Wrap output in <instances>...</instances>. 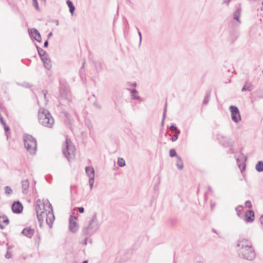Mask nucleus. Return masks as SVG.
<instances>
[{
	"label": "nucleus",
	"mask_w": 263,
	"mask_h": 263,
	"mask_svg": "<svg viewBox=\"0 0 263 263\" xmlns=\"http://www.w3.org/2000/svg\"><path fill=\"white\" fill-rule=\"evenodd\" d=\"M170 129L172 132H175V133H177L178 130H179L177 127L174 124L171 125L170 127Z\"/></svg>",
	"instance_id": "c85d7f7f"
},
{
	"label": "nucleus",
	"mask_w": 263,
	"mask_h": 263,
	"mask_svg": "<svg viewBox=\"0 0 263 263\" xmlns=\"http://www.w3.org/2000/svg\"><path fill=\"white\" fill-rule=\"evenodd\" d=\"M212 231H213V232H214V233H216V234L217 233V232L216 230H215L214 229H212Z\"/></svg>",
	"instance_id": "37998d69"
},
{
	"label": "nucleus",
	"mask_w": 263,
	"mask_h": 263,
	"mask_svg": "<svg viewBox=\"0 0 263 263\" xmlns=\"http://www.w3.org/2000/svg\"><path fill=\"white\" fill-rule=\"evenodd\" d=\"M87 238H88V237H86L85 238V240H84V245H85L87 244Z\"/></svg>",
	"instance_id": "a19ab883"
},
{
	"label": "nucleus",
	"mask_w": 263,
	"mask_h": 263,
	"mask_svg": "<svg viewBox=\"0 0 263 263\" xmlns=\"http://www.w3.org/2000/svg\"><path fill=\"white\" fill-rule=\"evenodd\" d=\"M89 183L90 189H92L94 183V179H93V178L91 177L89 179Z\"/></svg>",
	"instance_id": "7c9ffc66"
},
{
	"label": "nucleus",
	"mask_w": 263,
	"mask_h": 263,
	"mask_svg": "<svg viewBox=\"0 0 263 263\" xmlns=\"http://www.w3.org/2000/svg\"><path fill=\"white\" fill-rule=\"evenodd\" d=\"M64 122L66 124H68L70 123V120H69V116H65V118L64 119Z\"/></svg>",
	"instance_id": "72a5a7b5"
},
{
	"label": "nucleus",
	"mask_w": 263,
	"mask_h": 263,
	"mask_svg": "<svg viewBox=\"0 0 263 263\" xmlns=\"http://www.w3.org/2000/svg\"><path fill=\"white\" fill-rule=\"evenodd\" d=\"M247 250L242 253V255H241L239 252H237V253L238 256L242 259L253 260L255 258V253L253 248H249Z\"/></svg>",
	"instance_id": "423d86ee"
},
{
	"label": "nucleus",
	"mask_w": 263,
	"mask_h": 263,
	"mask_svg": "<svg viewBox=\"0 0 263 263\" xmlns=\"http://www.w3.org/2000/svg\"><path fill=\"white\" fill-rule=\"evenodd\" d=\"M260 223L262 226V228L263 229V215L261 216V217L260 218Z\"/></svg>",
	"instance_id": "58836bf2"
},
{
	"label": "nucleus",
	"mask_w": 263,
	"mask_h": 263,
	"mask_svg": "<svg viewBox=\"0 0 263 263\" xmlns=\"http://www.w3.org/2000/svg\"><path fill=\"white\" fill-rule=\"evenodd\" d=\"M169 155L171 157H176V158H178V157H179V156L177 155L176 151L175 149H170L169 152Z\"/></svg>",
	"instance_id": "a878e982"
},
{
	"label": "nucleus",
	"mask_w": 263,
	"mask_h": 263,
	"mask_svg": "<svg viewBox=\"0 0 263 263\" xmlns=\"http://www.w3.org/2000/svg\"><path fill=\"white\" fill-rule=\"evenodd\" d=\"M34 232V229H32L31 227H27L22 230V234L26 237L31 238L33 235Z\"/></svg>",
	"instance_id": "f8f14e48"
},
{
	"label": "nucleus",
	"mask_w": 263,
	"mask_h": 263,
	"mask_svg": "<svg viewBox=\"0 0 263 263\" xmlns=\"http://www.w3.org/2000/svg\"><path fill=\"white\" fill-rule=\"evenodd\" d=\"M62 152L68 161L75 156V146L69 139H66L63 144Z\"/></svg>",
	"instance_id": "7ed1b4c3"
},
{
	"label": "nucleus",
	"mask_w": 263,
	"mask_h": 263,
	"mask_svg": "<svg viewBox=\"0 0 263 263\" xmlns=\"http://www.w3.org/2000/svg\"><path fill=\"white\" fill-rule=\"evenodd\" d=\"M38 120L41 124L47 127H52L54 123L53 116H38Z\"/></svg>",
	"instance_id": "39448f33"
},
{
	"label": "nucleus",
	"mask_w": 263,
	"mask_h": 263,
	"mask_svg": "<svg viewBox=\"0 0 263 263\" xmlns=\"http://www.w3.org/2000/svg\"><path fill=\"white\" fill-rule=\"evenodd\" d=\"M253 248L251 242L245 238H240L237 241L236 250L237 252H239L241 255L242 253L247 251V249Z\"/></svg>",
	"instance_id": "20e7f679"
},
{
	"label": "nucleus",
	"mask_w": 263,
	"mask_h": 263,
	"mask_svg": "<svg viewBox=\"0 0 263 263\" xmlns=\"http://www.w3.org/2000/svg\"><path fill=\"white\" fill-rule=\"evenodd\" d=\"M9 220L8 218L5 216H0V228L1 229H4L5 227V226H7L9 224Z\"/></svg>",
	"instance_id": "4468645a"
},
{
	"label": "nucleus",
	"mask_w": 263,
	"mask_h": 263,
	"mask_svg": "<svg viewBox=\"0 0 263 263\" xmlns=\"http://www.w3.org/2000/svg\"><path fill=\"white\" fill-rule=\"evenodd\" d=\"M243 209V206L242 205H238L235 208V210L237 213V215L240 218H242L243 216L241 213V211Z\"/></svg>",
	"instance_id": "4be33fe9"
},
{
	"label": "nucleus",
	"mask_w": 263,
	"mask_h": 263,
	"mask_svg": "<svg viewBox=\"0 0 263 263\" xmlns=\"http://www.w3.org/2000/svg\"><path fill=\"white\" fill-rule=\"evenodd\" d=\"M100 225L97 218V214L95 213L87 227L82 229V233L86 236H91L99 229Z\"/></svg>",
	"instance_id": "f257e3e1"
},
{
	"label": "nucleus",
	"mask_w": 263,
	"mask_h": 263,
	"mask_svg": "<svg viewBox=\"0 0 263 263\" xmlns=\"http://www.w3.org/2000/svg\"><path fill=\"white\" fill-rule=\"evenodd\" d=\"M78 210L80 213H83L84 212V208L83 207H79Z\"/></svg>",
	"instance_id": "e433bc0d"
},
{
	"label": "nucleus",
	"mask_w": 263,
	"mask_h": 263,
	"mask_svg": "<svg viewBox=\"0 0 263 263\" xmlns=\"http://www.w3.org/2000/svg\"><path fill=\"white\" fill-rule=\"evenodd\" d=\"M44 1H45V0H43Z\"/></svg>",
	"instance_id": "3c124183"
},
{
	"label": "nucleus",
	"mask_w": 263,
	"mask_h": 263,
	"mask_svg": "<svg viewBox=\"0 0 263 263\" xmlns=\"http://www.w3.org/2000/svg\"><path fill=\"white\" fill-rule=\"evenodd\" d=\"M208 190H209V191H212V189H211V186H208Z\"/></svg>",
	"instance_id": "c03bdc74"
},
{
	"label": "nucleus",
	"mask_w": 263,
	"mask_h": 263,
	"mask_svg": "<svg viewBox=\"0 0 263 263\" xmlns=\"http://www.w3.org/2000/svg\"><path fill=\"white\" fill-rule=\"evenodd\" d=\"M24 143L27 152L31 155H35L37 149V143L35 139L31 135H24Z\"/></svg>",
	"instance_id": "f03ea898"
},
{
	"label": "nucleus",
	"mask_w": 263,
	"mask_h": 263,
	"mask_svg": "<svg viewBox=\"0 0 263 263\" xmlns=\"http://www.w3.org/2000/svg\"><path fill=\"white\" fill-rule=\"evenodd\" d=\"M67 5L68 6V7L69 8L70 12L72 15L73 14V12H74V9H75V7H74V6L73 5L72 2H71L69 0H68L67 1Z\"/></svg>",
	"instance_id": "5701e85b"
},
{
	"label": "nucleus",
	"mask_w": 263,
	"mask_h": 263,
	"mask_svg": "<svg viewBox=\"0 0 263 263\" xmlns=\"http://www.w3.org/2000/svg\"><path fill=\"white\" fill-rule=\"evenodd\" d=\"M48 205L47 203V200L45 202H42L40 199L37 200L35 205V212L36 214L40 213V212H46L47 210L45 209V206Z\"/></svg>",
	"instance_id": "6e6552de"
},
{
	"label": "nucleus",
	"mask_w": 263,
	"mask_h": 263,
	"mask_svg": "<svg viewBox=\"0 0 263 263\" xmlns=\"http://www.w3.org/2000/svg\"><path fill=\"white\" fill-rule=\"evenodd\" d=\"M117 164L120 167H124L126 165L125 160L122 158H118Z\"/></svg>",
	"instance_id": "393cba45"
},
{
	"label": "nucleus",
	"mask_w": 263,
	"mask_h": 263,
	"mask_svg": "<svg viewBox=\"0 0 263 263\" xmlns=\"http://www.w3.org/2000/svg\"><path fill=\"white\" fill-rule=\"evenodd\" d=\"M10 247H9H9H8V249H10Z\"/></svg>",
	"instance_id": "de8ad7c7"
},
{
	"label": "nucleus",
	"mask_w": 263,
	"mask_h": 263,
	"mask_svg": "<svg viewBox=\"0 0 263 263\" xmlns=\"http://www.w3.org/2000/svg\"><path fill=\"white\" fill-rule=\"evenodd\" d=\"M138 92L137 91V90H134L132 91V93H133V96L135 97V98H136V93H137Z\"/></svg>",
	"instance_id": "4c0bfd02"
},
{
	"label": "nucleus",
	"mask_w": 263,
	"mask_h": 263,
	"mask_svg": "<svg viewBox=\"0 0 263 263\" xmlns=\"http://www.w3.org/2000/svg\"><path fill=\"white\" fill-rule=\"evenodd\" d=\"M85 172L89 179L91 177L95 179V170L92 167L86 166L85 167Z\"/></svg>",
	"instance_id": "f3484780"
},
{
	"label": "nucleus",
	"mask_w": 263,
	"mask_h": 263,
	"mask_svg": "<svg viewBox=\"0 0 263 263\" xmlns=\"http://www.w3.org/2000/svg\"><path fill=\"white\" fill-rule=\"evenodd\" d=\"M230 109L231 110L232 115H237L238 114H239L238 109L235 106H231L230 107Z\"/></svg>",
	"instance_id": "b1692460"
},
{
	"label": "nucleus",
	"mask_w": 263,
	"mask_h": 263,
	"mask_svg": "<svg viewBox=\"0 0 263 263\" xmlns=\"http://www.w3.org/2000/svg\"><path fill=\"white\" fill-rule=\"evenodd\" d=\"M255 169L258 172H263V161H259L255 166Z\"/></svg>",
	"instance_id": "412c9836"
},
{
	"label": "nucleus",
	"mask_w": 263,
	"mask_h": 263,
	"mask_svg": "<svg viewBox=\"0 0 263 263\" xmlns=\"http://www.w3.org/2000/svg\"><path fill=\"white\" fill-rule=\"evenodd\" d=\"M31 35L37 42H41V36L39 31L35 29H31L30 30Z\"/></svg>",
	"instance_id": "2eb2a0df"
},
{
	"label": "nucleus",
	"mask_w": 263,
	"mask_h": 263,
	"mask_svg": "<svg viewBox=\"0 0 263 263\" xmlns=\"http://www.w3.org/2000/svg\"><path fill=\"white\" fill-rule=\"evenodd\" d=\"M40 54L41 55L40 53ZM41 56L42 57V60L43 61V62L45 64V67L48 69L50 68L51 64H50V60L46 57H43V55H41Z\"/></svg>",
	"instance_id": "6ab92c4d"
},
{
	"label": "nucleus",
	"mask_w": 263,
	"mask_h": 263,
	"mask_svg": "<svg viewBox=\"0 0 263 263\" xmlns=\"http://www.w3.org/2000/svg\"><path fill=\"white\" fill-rule=\"evenodd\" d=\"M231 117H232V120L236 123L241 120V116H231Z\"/></svg>",
	"instance_id": "c756f323"
},
{
	"label": "nucleus",
	"mask_w": 263,
	"mask_h": 263,
	"mask_svg": "<svg viewBox=\"0 0 263 263\" xmlns=\"http://www.w3.org/2000/svg\"><path fill=\"white\" fill-rule=\"evenodd\" d=\"M46 213H47V212H40V213H39L38 214H36L37 218L38 221L40 223V224H41L43 222L44 218L45 216H46Z\"/></svg>",
	"instance_id": "a211bd4d"
},
{
	"label": "nucleus",
	"mask_w": 263,
	"mask_h": 263,
	"mask_svg": "<svg viewBox=\"0 0 263 263\" xmlns=\"http://www.w3.org/2000/svg\"><path fill=\"white\" fill-rule=\"evenodd\" d=\"M12 257V255L11 253H10L8 251L7 252V253L5 255V258L7 259H9Z\"/></svg>",
	"instance_id": "f704fd0d"
},
{
	"label": "nucleus",
	"mask_w": 263,
	"mask_h": 263,
	"mask_svg": "<svg viewBox=\"0 0 263 263\" xmlns=\"http://www.w3.org/2000/svg\"><path fill=\"white\" fill-rule=\"evenodd\" d=\"M245 206L248 208H251L252 207V205L251 202L250 200H247L245 202Z\"/></svg>",
	"instance_id": "2f4dec72"
},
{
	"label": "nucleus",
	"mask_w": 263,
	"mask_h": 263,
	"mask_svg": "<svg viewBox=\"0 0 263 263\" xmlns=\"http://www.w3.org/2000/svg\"><path fill=\"white\" fill-rule=\"evenodd\" d=\"M204 102H205V103H208V101H206L205 100L204 101Z\"/></svg>",
	"instance_id": "49530a36"
},
{
	"label": "nucleus",
	"mask_w": 263,
	"mask_h": 263,
	"mask_svg": "<svg viewBox=\"0 0 263 263\" xmlns=\"http://www.w3.org/2000/svg\"><path fill=\"white\" fill-rule=\"evenodd\" d=\"M197 263H202V262H197Z\"/></svg>",
	"instance_id": "8fccbe9b"
},
{
	"label": "nucleus",
	"mask_w": 263,
	"mask_h": 263,
	"mask_svg": "<svg viewBox=\"0 0 263 263\" xmlns=\"http://www.w3.org/2000/svg\"><path fill=\"white\" fill-rule=\"evenodd\" d=\"M5 193L7 194H11L12 193V190L11 188L9 186H6L5 187Z\"/></svg>",
	"instance_id": "cd10ccee"
},
{
	"label": "nucleus",
	"mask_w": 263,
	"mask_h": 263,
	"mask_svg": "<svg viewBox=\"0 0 263 263\" xmlns=\"http://www.w3.org/2000/svg\"><path fill=\"white\" fill-rule=\"evenodd\" d=\"M33 1V4L34 6L35 7V9L37 10H39V6L38 5L37 1V0H32Z\"/></svg>",
	"instance_id": "473e14b6"
},
{
	"label": "nucleus",
	"mask_w": 263,
	"mask_h": 263,
	"mask_svg": "<svg viewBox=\"0 0 263 263\" xmlns=\"http://www.w3.org/2000/svg\"><path fill=\"white\" fill-rule=\"evenodd\" d=\"M29 186V182L28 179L22 181V192L24 194H27L28 192V190Z\"/></svg>",
	"instance_id": "dca6fc26"
},
{
	"label": "nucleus",
	"mask_w": 263,
	"mask_h": 263,
	"mask_svg": "<svg viewBox=\"0 0 263 263\" xmlns=\"http://www.w3.org/2000/svg\"><path fill=\"white\" fill-rule=\"evenodd\" d=\"M82 263H88L87 260H84L82 262Z\"/></svg>",
	"instance_id": "a18cd8bd"
},
{
	"label": "nucleus",
	"mask_w": 263,
	"mask_h": 263,
	"mask_svg": "<svg viewBox=\"0 0 263 263\" xmlns=\"http://www.w3.org/2000/svg\"><path fill=\"white\" fill-rule=\"evenodd\" d=\"M255 214L253 210H250L246 211L245 214L244 220L247 222H252L254 220Z\"/></svg>",
	"instance_id": "9b49d317"
},
{
	"label": "nucleus",
	"mask_w": 263,
	"mask_h": 263,
	"mask_svg": "<svg viewBox=\"0 0 263 263\" xmlns=\"http://www.w3.org/2000/svg\"><path fill=\"white\" fill-rule=\"evenodd\" d=\"M23 206L19 201H14L12 205V211L14 213L20 214L22 212Z\"/></svg>",
	"instance_id": "1a4fd4ad"
},
{
	"label": "nucleus",
	"mask_w": 263,
	"mask_h": 263,
	"mask_svg": "<svg viewBox=\"0 0 263 263\" xmlns=\"http://www.w3.org/2000/svg\"><path fill=\"white\" fill-rule=\"evenodd\" d=\"M0 123L3 125L5 132V135L7 137V139L8 140L9 137V135L10 134L9 130L10 128L8 125H7L6 121L4 119V118L3 116H0Z\"/></svg>",
	"instance_id": "ddd939ff"
},
{
	"label": "nucleus",
	"mask_w": 263,
	"mask_h": 263,
	"mask_svg": "<svg viewBox=\"0 0 263 263\" xmlns=\"http://www.w3.org/2000/svg\"><path fill=\"white\" fill-rule=\"evenodd\" d=\"M176 166L178 170H181L183 167V163L182 160L180 156L177 158Z\"/></svg>",
	"instance_id": "aec40b11"
},
{
	"label": "nucleus",
	"mask_w": 263,
	"mask_h": 263,
	"mask_svg": "<svg viewBox=\"0 0 263 263\" xmlns=\"http://www.w3.org/2000/svg\"><path fill=\"white\" fill-rule=\"evenodd\" d=\"M47 45H48V41H46L44 43V46H45V47H47Z\"/></svg>",
	"instance_id": "79ce46f5"
},
{
	"label": "nucleus",
	"mask_w": 263,
	"mask_h": 263,
	"mask_svg": "<svg viewBox=\"0 0 263 263\" xmlns=\"http://www.w3.org/2000/svg\"><path fill=\"white\" fill-rule=\"evenodd\" d=\"M38 238H39V239H40V236H38Z\"/></svg>",
	"instance_id": "09e8293b"
},
{
	"label": "nucleus",
	"mask_w": 263,
	"mask_h": 263,
	"mask_svg": "<svg viewBox=\"0 0 263 263\" xmlns=\"http://www.w3.org/2000/svg\"><path fill=\"white\" fill-rule=\"evenodd\" d=\"M237 164H238V167L240 168V171L241 172H242L243 170L245 169V167H246V165L245 164L243 165V166L242 167V168H240V165L238 163L239 162V159H237Z\"/></svg>",
	"instance_id": "c9c22d12"
},
{
	"label": "nucleus",
	"mask_w": 263,
	"mask_h": 263,
	"mask_svg": "<svg viewBox=\"0 0 263 263\" xmlns=\"http://www.w3.org/2000/svg\"><path fill=\"white\" fill-rule=\"evenodd\" d=\"M180 130H178L177 132V133H175V134L173 136L172 138H171L172 141H173V142L176 141L178 139V136L180 134Z\"/></svg>",
	"instance_id": "bb28decb"
},
{
	"label": "nucleus",
	"mask_w": 263,
	"mask_h": 263,
	"mask_svg": "<svg viewBox=\"0 0 263 263\" xmlns=\"http://www.w3.org/2000/svg\"><path fill=\"white\" fill-rule=\"evenodd\" d=\"M165 118V116H163L162 119V121H161L162 125H163L164 123Z\"/></svg>",
	"instance_id": "ea45409f"
},
{
	"label": "nucleus",
	"mask_w": 263,
	"mask_h": 263,
	"mask_svg": "<svg viewBox=\"0 0 263 263\" xmlns=\"http://www.w3.org/2000/svg\"><path fill=\"white\" fill-rule=\"evenodd\" d=\"M78 229V223L73 220V217L70 215L69 218V230L72 233H76Z\"/></svg>",
	"instance_id": "9d476101"
},
{
	"label": "nucleus",
	"mask_w": 263,
	"mask_h": 263,
	"mask_svg": "<svg viewBox=\"0 0 263 263\" xmlns=\"http://www.w3.org/2000/svg\"><path fill=\"white\" fill-rule=\"evenodd\" d=\"M47 203L48 204V209H50V211H48V213L46 214V221L47 224L49 226V227L51 228H52V223L55 219L53 213V209L51 203L49 202V201L47 200Z\"/></svg>",
	"instance_id": "0eeeda50"
}]
</instances>
